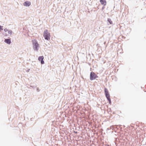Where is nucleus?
<instances>
[{
    "label": "nucleus",
    "mask_w": 146,
    "mask_h": 146,
    "mask_svg": "<svg viewBox=\"0 0 146 146\" xmlns=\"http://www.w3.org/2000/svg\"><path fill=\"white\" fill-rule=\"evenodd\" d=\"M33 46V49L36 51H38L39 47V45L37 41L35 39L32 41Z\"/></svg>",
    "instance_id": "1"
},
{
    "label": "nucleus",
    "mask_w": 146,
    "mask_h": 146,
    "mask_svg": "<svg viewBox=\"0 0 146 146\" xmlns=\"http://www.w3.org/2000/svg\"><path fill=\"white\" fill-rule=\"evenodd\" d=\"M43 36L45 40H49L50 39V35L47 30H45L44 31L43 33Z\"/></svg>",
    "instance_id": "2"
},
{
    "label": "nucleus",
    "mask_w": 146,
    "mask_h": 146,
    "mask_svg": "<svg viewBox=\"0 0 146 146\" xmlns=\"http://www.w3.org/2000/svg\"><path fill=\"white\" fill-rule=\"evenodd\" d=\"M104 92L105 93V95H106V98H107V99H108V101L109 102V103L110 104H111V99L110 98V95L109 94V92H108V90L106 88H105L104 89Z\"/></svg>",
    "instance_id": "3"
},
{
    "label": "nucleus",
    "mask_w": 146,
    "mask_h": 146,
    "mask_svg": "<svg viewBox=\"0 0 146 146\" xmlns=\"http://www.w3.org/2000/svg\"><path fill=\"white\" fill-rule=\"evenodd\" d=\"M98 78V76L94 72H91L90 75V79L91 80H95Z\"/></svg>",
    "instance_id": "4"
},
{
    "label": "nucleus",
    "mask_w": 146,
    "mask_h": 146,
    "mask_svg": "<svg viewBox=\"0 0 146 146\" xmlns=\"http://www.w3.org/2000/svg\"><path fill=\"white\" fill-rule=\"evenodd\" d=\"M4 32L3 33V34L5 36H7L9 34L11 35L12 33L11 31H9L6 29H4Z\"/></svg>",
    "instance_id": "5"
},
{
    "label": "nucleus",
    "mask_w": 146,
    "mask_h": 146,
    "mask_svg": "<svg viewBox=\"0 0 146 146\" xmlns=\"http://www.w3.org/2000/svg\"><path fill=\"white\" fill-rule=\"evenodd\" d=\"M44 57L43 56H40L38 58V60L39 61H41V63L42 64H44V62L43 61Z\"/></svg>",
    "instance_id": "6"
},
{
    "label": "nucleus",
    "mask_w": 146,
    "mask_h": 146,
    "mask_svg": "<svg viewBox=\"0 0 146 146\" xmlns=\"http://www.w3.org/2000/svg\"><path fill=\"white\" fill-rule=\"evenodd\" d=\"M31 4V3L30 2L28 1H27L25 2L23 4L25 6H29Z\"/></svg>",
    "instance_id": "7"
},
{
    "label": "nucleus",
    "mask_w": 146,
    "mask_h": 146,
    "mask_svg": "<svg viewBox=\"0 0 146 146\" xmlns=\"http://www.w3.org/2000/svg\"><path fill=\"white\" fill-rule=\"evenodd\" d=\"M7 44H10L11 43V41L10 39H6L4 41Z\"/></svg>",
    "instance_id": "8"
},
{
    "label": "nucleus",
    "mask_w": 146,
    "mask_h": 146,
    "mask_svg": "<svg viewBox=\"0 0 146 146\" xmlns=\"http://www.w3.org/2000/svg\"><path fill=\"white\" fill-rule=\"evenodd\" d=\"M100 2L102 5H106V2L105 0H100Z\"/></svg>",
    "instance_id": "9"
},
{
    "label": "nucleus",
    "mask_w": 146,
    "mask_h": 146,
    "mask_svg": "<svg viewBox=\"0 0 146 146\" xmlns=\"http://www.w3.org/2000/svg\"><path fill=\"white\" fill-rule=\"evenodd\" d=\"M108 21L110 23V24H113L112 21L111 20V19H108Z\"/></svg>",
    "instance_id": "10"
},
{
    "label": "nucleus",
    "mask_w": 146,
    "mask_h": 146,
    "mask_svg": "<svg viewBox=\"0 0 146 146\" xmlns=\"http://www.w3.org/2000/svg\"><path fill=\"white\" fill-rule=\"evenodd\" d=\"M3 29H2V27L0 26V31H1V30H2Z\"/></svg>",
    "instance_id": "11"
}]
</instances>
